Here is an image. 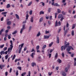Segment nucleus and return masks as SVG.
Returning <instances> with one entry per match:
<instances>
[{
  "label": "nucleus",
  "instance_id": "f257e3e1",
  "mask_svg": "<svg viewBox=\"0 0 76 76\" xmlns=\"http://www.w3.org/2000/svg\"><path fill=\"white\" fill-rule=\"evenodd\" d=\"M69 23H67L66 24V26H64V37H65L66 36V34L67 32H68V31H69V28H68L69 27Z\"/></svg>",
  "mask_w": 76,
  "mask_h": 76
},
{
  "label": "nucleus",
  "instance_id": "f03ea898",
  "mask_svg": "<svg viewBox=\"0 0 76 76\" xmlns=\"http://www.w3.org/2000/svg\"><path fill=\"white\" fill-rule=\"evenodd\" d=\"M61 25V22L60 21H58V23L57 20H56L55 22V26L56 27L58 26H60Z\"/></svg>",
  "mask_w": 76,
  "mask_h": 76
},
{
  "label": "nucleus",
  "instance_id": "7ed1b4c3",
  "mask_svg": "<svg viewBox=\"0 0 76 76\" xmlns=\"http://www.w3.org/2000/svg\"><path fill=\"white\" fill-rule=\"evenodd\" d=\"M74 50V49L72 48V47L71 46H68V48H66V50L67 51H70V50Z\"/></svg>",
  "mask_w": 76,
  "mask_h": 76
},
{
  "label": "nucleus",
  "instance_id": "20e7f679",
  "mask_svg": "<svg viewBox=\"0 0 76 76\" xmlns=\"http://www.w3.org/2000/svg\"><path fill=\"white\" fill-rule=\"evenodd\" d=\"M52 6H56L57 7H60V5L58 4L57 3H55L54 4V2H53L52 3Z\"/></svg>",
  "mask_w": 76,
  "mask_h": 76
},
{
  "label": "nucleus",
  "instance_id": "39448f33",
  "mask_svg": "<svg viewBox=\"0 0 76 76\" xmlns=\"http://www.w3.org/2000/svg\"><path fill=\"white\" fill-rule=\"evenodd\" d=\"M25 25L24 24L23 25L22 28H21L20 29V33L21 34H22V32H23V30H24V29H25Z\"/></svg>",
  "mask_w": 76,
  "mask_h": 76
},
{
  "label": "nucleus",
  "instance_id": "423d86ee",
  "mask_svg": "<svg viewBox=\"0 0 76 76\" xmlns=\"http://www.w3.org/2000/svg\"><path fill=\"white\" fill-rule=\"evenodd\" d=\"M69 44H70V43L69 42H68L67 44H66V45L64 46V50H66V48L68 47V46H69Z\"/></svg>",
  "mask_w": 76,
  "mask_h": 76
},
{
  "label": "nucleus",
  "instance_id": "0eeeda50",
  "mask_svg": "<svg viewBox=\"0 0 76 76\" xmlns=\"http://www.w3.org/2000/svg\"><path fill=\"white\" fill-rule=\"evenodd\" d=\"M60 41V39L59 37H57L56 43L57 44H59Z\"/></svg>",
  "mask_w": 76,
  "mask_h": 76
},
{
  "label": "nucleus",
  "instance_id": "6e6552de",
  "mask_svg": "<svg viewBox=\"0 0 76 76\" xmlns=\"http://www.w3.org/2000/svg\"><path fill=\"white\" fill-rule=\"evenodd\" d=\"M50 38V36L44 35V39H48Z\"/></svg>",
  "mask_w": 76,
  "mask_h": 76
},
{
  "label": "nucleus",
  "instance_id": "1a4fd4ad",
  "mask_svg": "<svg viewBox=\"0 0 76 76\" xmlns=\"http://www.w3.org/2000/svg\"><path fill=\"white\" fill-rule=\"evenodd\" d=\"M5 66V65L3 64L2 65H1V64L0 65V68L1 69H2V68L3 67H4Z\"/></svg>",
  "mask_w": 76,
  "mask_h": 76
},
{
  "label": "nucleus",
  "instance_id": "9d476101",
  "mask_svg": "<svg viewBox=\"0 0 76 76\" xmlns=\"http://www.w3.org/2000/svg\"><path fill=\"white\" fill-rule=\"evenodd\" d=\"M34 55H35V53H32L31 55V57H32V58H34Z\"/></svg>",
  "mask_w": 76,
  "mask_h": 76
},
{
  "label": "nucleus",
  "instance_id": "9b49d317",
  "mask_svg": "<svg viewBox=\"0 0 76 76\" xmlns=\"http://www.w3.org/2000/svg\"><path fill=\"white\" fill-rule=\"evenodd\" d=\"M63 17V15L62 14H59L58 16V19H60V18H62Z\"/></svg>",
  "mask_w": 76,
  "mask_h": 76
},
{
  "label": "nucleus",
  "instance_id": "f8f14e48",
  "mask_svg": "<svg viewBox=\"0 0 76 76\" xmlns=\"http://www.w3.org/2000/svg\"><path fill=\"white\" fill-rule=\"evenodd\" d=\"M34 18L33 17H32L31 18V19H30V22L32 23H33L34 22Z\"/></svg>",
  "mask_w": 76,
  "mask_h": 76
},
{
  "label": "nucleus",
  "instance_id": "ddd939ff",
  "mask_svg": "<svg viewBox=\"0 0 76 76\" xmlns=\"http://www.w3.org/2000/svg\"><path fill=\"white\" fill-rule=\"evenodd\" d=\"M0 54L1 55H3V54H5L4 51L3 50L1 51L0 53Z\"/></svg>",
  "mask_w": 76,
  "mask_h": 76
},
{
  "label": "nucleus",
  "instance_id": "4468645a",
  "mask_svg": "<svg viewBox=\"0 0 76 76\" xmlns=\"http://www.w3.org/2000/svg\"><path fill=\"white\" fill-rule=\"evenodd\" d=\"M57 61L59 64H60L61 63V60L60 59H58Z\"/></svg>",
  "mask_w": 76,
  "mask_h": 76
},
{
  "label": "nucleus",
  "instance_id": "2eb2a0df",
  "mask_svg": "<svg viewBox=\"0 0 76 76\" xmlns=\"http://www.w3.org/2000/svg\"><path fill=\"white\" fill-rule=\"evenodd\" d=\"M11 24V21H8L7 22V25H10Z\"/></svg>",
  "mask_w": 76,
  "mask_h": 76
},
{
  "label": "nucleus",
  "instance_id": "dca6fc26",
  "mask_svg": "<svg viewBox=\"0 0 76 76\" xmlns=\"http://www.w3.org/2000/svg\"><path fill=\"white\" fill-rule=\"evenodd\" d=\"M31 65L32 67H34L35 65H36V64H35V63L33 62L31 64Z\"/></svg>",
  "mask_w": 76,
  "mask_h": 76
},
{
  "label": "nucleus",
  "instance_id": "f3484780",
  "mask_svg": "<svg viewBox=\"0 0 76 76\" xmlns=\"http://www.w3.org/2000/svg\"><path fill=\"white\" fill-rule=\"evenodd\" d=\"M62 75L63 76H66V74L64 72H63Z\"/></svg>",
  "mask_w": 76,
  "mask_h": 76
},
{
  "label": "nucleus",
  "instance_id": "a211bd4d",
  "mask_svg": "<svg viewBox=\"0 0 76 76\" xmlns=\"http://www.w3.org/2000/svg\"><path fill=\"white\" fill-rule=\"evenodd\" d=\"M42 20H43V18L42 17L40 19V20H39V23H41V22H42Z\"/></svg>",
  "mask_w": 76,
  "mask_h": 76
},
{
  "label": "nucleus",
  "instance_id": "6ab92c4d",
  "mask_svg": "<svg viewBox=\"0 0 76 76\" xmlns=\"http://www.w3.org/2000/svg\"><path fill=\"white\" fill-rule=\"evenodd\" d=\"M6 7L7 8H10V4H8L7 5Z\"/></svg>",
  "mask_w": 76,
  "mask_h": 76
},
{
  "label": "nucleus",
  "instance_id": "aec40b11",
  "mask_svg": "<svg viewBox=\"0 0 76 76\" xmlns=\"http://www.w3.org/2000/svg\"><path fill=\"white\" fill-rule=\"evenodd\" d=\"M47 45H44L43 46V47L42 48V49L44 50V49H45V48L46 47Z\"/></svg>",
  "mask_w": 76,
  "mask_h": 76
},
{
  "label": "nucleus",
  "instance_id": "412c9836",
  "mask_svg": "<svg viewBox=\"0 0 76 76\" xmlns=\"http://www.w3.org/2000/svg\"><path fill=\"white\" fill-rule=\"evenodd\" d=\"M15 15L16 16V18L18 19H19V15L17 14H16Z\"/></svg>",
  "mask_w": 76,
  "mask_h": 76
},
{
  "label": "nucleus",
  "instance_id": "4be33fe9",
  "mask_svg": "<svg viewBox=\"0 0 76 76\" xmlns=\"http://www.w3.org/2000/svg\"><path fill=\"white\" fill-rule=\"evenodd\" d=\"M61 11L59 9H57V12L58 13H61Z\"/></svg>",
  "mask_w": 76,
  "mask_h": 76
},
{
  "label": "nucleus",
  "instance_id": "5701e85b",
  "mask_svg": "<svg viewBox=\"0 0 76 76\" xmlns=\"http://www.w3.org/2000/svg\"><path fill=\"white\" fill-rule=\"evenodd\" d=\"M27 14H26V20H28V18L29 17V15H28V12H27Z\"/></svg>",
  "mask_w": 76,
  "mask_h": 76
},
{
  "label": "nucleus",
  "instance_id": "b1692460",
  "mask_svg": "<svg viewBox=\"0 0 76 76\" xmlns=\"http://www.w3.org/2000/svg\"><path fill=\"white\" fill-rule=\"evenodd\" d=\"M22 48V47L20 48V49H19V51L18 52V53L19 54L21 52V50Z\"/></svg>",
  "mask_w": 76,
  "mask_h": 76
},
{
  "label": "nucleus",
  "instance_id": "393cba45",
  "mask_svg": "<svg viewBox=\"0 0 76 76\" xmlns=\"http://www.w3.org/2000/svg\"><path fill=\"white\" fill-rule=\"evenodd\" d=\"M41 35V33L40 32H39L37 34V37H39Z\"/></svg>",
  "mask_w": 76,
  "mask_h": 76
},
{
  "label": "nucleus",
  "instance_id": "a878e982",
  "mask_svg": "<svg viewBox=\"0 0 76 76\" xmlns=\"http://www.w3.org/2000/svg\"><path fill=\"white\" fill-rule=\"evenodd\" d=\"M75 26H76V25L75 24H73L72 29H74L75 28Z\"/></svg>",
  "mask_w": 76,
  "mask_h": 76
},
{
  "label": "nucleus",
  "instance_id": "bb28decb",
  "mask_svg": "<svg viewBox=\"0 0 76 76\" xmlns=\"http://www.w3.org/2000/svg\"><path fill=\"white\" fill-rule=\"evenodd\" d=\"M7 13V12H3L1 13V15H6Z\"/></svg>",
  "mask_w": 76,
  "mask_h": 76
},
{
  "label": "nucleus",
  "instance_id": "cd10ccee",
  "mask_svg": "<svg viewBox=\"0 0 76 76\" xmlns=\"http://www.w3.org/2000/svg\"><path fill=\"white\" fill-rule=\"evenodd\" d=\"M5 57L6 60H7V59L8 58V57H9V55H7L6 56H5Z\"/></svg>",
  "mask_w": 76,
  "mask_h": 76
},
{
  "label": "nucleus",
  "instance_id": "c85d7f7f",
  "mask_svg": "<svg viewBox=\"0 0 76 76\" xmlns=\"http://www.w3.org/2000/svg\"><path fill=\"white\" fill-rule=\"evenodd\" d=\"M39 14L40 15H44V12L43 11H40V12Z\"/></svg>",
  "mask_w": 76,
  "mask_h": 76
},
{
  "label": "nucleus",
  "instance_id": "c756f323",
  "mask_svg": "<svg viewBox=\"0 0 76 76\" xmlns=\"http://www.w3.org/2000/svg\"><path fill=\"white\" fill-rule=\"evenodd\" d=\"M53 44V42H51L50 44H49V46L50 47H51L52 45Z\"/></svg>",
  "mask_w": 76,
  "mask_h": 76
},
{
  "label": "nucleus",
  "instance_id": "7c9ffc66",
  "mask_svg": "<svg viewBox=\"0 0 76 76\" xmlns=\"http://www.w3.org/2000/svg\"><path fill=\"white\" fill-rule=\"evenodd\" d=\"M20 60V58L16 59L15 60V63H16L17 62V61H19V60Z\"/></svg>",
  "mask_w": 76,
  "mask_h": 76
},
{
  "label": "nucleus",
  "instance_id": "2f4dec72",
  "mask_svg": "<svg viewBox=\"0 0 76 76\" xmlns=\"http://www.w3.org/2000/svg\"><path fill=\"white\" fill-rule=\"evenodd\" d=\"M17 69H19L20 70H22V67L21 66H18L17 67Z\"/></svg>",
  "mask_w": 76,
  "mask_h": 76
},
{
  "label": "nucleus",
  "instance_id": "473e14b6",
  "mask_svg": "<svg viewBox=\"0 0 76 76\" xmlns=\"http://www.w3.org/2000/svg\"><path fill=\"white\" fill-rule=\"evenodd\" d=\"M31 29H32V26H30L29 28H28V31L30 32L31 30Z\"/></svg>",
  "mask_w": 76,
  "mask_h": 76
},
{
  "label": "nucleus",
  "instance_id": "72a5a7b5",
  "mask_svg": "<svg viewBox=\"0 0 76 76\" xmlns=\"http://www.w3.org/2000/svg\"><path fill=\"white\" fill-rule=\"evenodd\" d=\"M26 72H24V73H23L22 74H21V76H24L25 75H26Z\"/></svg>",
  "mask_w": 76,
  "mask_h": 76
},
{
  "label": "nucleus",
  "instance_id": "f704fd0d",
  "mask_svg": "<svg viewBox=\"0 0 76 76\" xmlns=\"http://www.w3.org/2000/svg\"><path fill=\"white\" fill-rule=\"evenodd\" d=\"M17 32L18 31H15L12 33V34H13V35H15V34L17 33Z\"/></svg>",
  "mask_w": 76,
  "mask_h": 76
},
{
  "label": "nucleus",
  "instance_id": "c9c22d12",
  "mask_svg": "<svg viewBox=\"0 0 76 76\" xmlns=\"http://www.w3.org/2000/svg\"><path fill=\"white\" fill-rule=\"evenodd\" d=\"M71 34L72 36H74V35H75V34H74V31L72 30V31Z\"/></svg>",
  "mask_w": 76,
  "mask_h": 76
},
{
  "label": "nucleus",
  "instance_id": "e433bc0d",
  "mask_svg": "<svg viewBox=\"0 0 76 76\" xmlns=\"http://www.w3.org/2000/svg\"><path fill=\"white\" fill-rule=\"evenodd\" d=\"M26 76H31V71H28V75H27Z\"/></svg>",
  "mask_w": 76,
  "mask_h": 76
},
{
  "label": "nucleus",
  "instance_id": "4c0bfd02",
  "mask_svg": "<svg viewBox=\"0 0 76 76\" xmlns=\"http://www.w3.org/2000/svg\"><path fill=\"white\" fill-rule=\"evenodd\" d=\"M3 29H1V31H0V35H1V34L2 32H3Z\"/></svg>",
  "mask_w": 76,
  "mask_h": 76
},
{
  "label": "nucleus",
  "instance_id": "58836bf2",
  "mask_svg": "<svg viewBox=\"0 0 76 76\" xmlns=\"http://www.w3.org/2000/svg\"><path fill=\"white\" fill-rule=\"evenodd\" d=\"M15 57H16V55L14 54L12 58V60H13L15 58Z\"/></svg>",
  "mask_w": 76,
  "mask_h": 76
},
{
  "label": "nucleus",
  "instance_id": "ea45409f",
  "mask_svg": "<svg viewBox=\"0 0 76 76\" xmlns=\"http://www.w3.org/2000/svg\"><path fill=\"white\" fill-rule=\"evenodd\" d=\"M57 57H58V53H56V55L55 56V58H57Z\"/></svg>",
  "mask_w": 76,
  "mask_h": 76
},
{
  "label": "nucleus",
  "instance_id": "a19ab883",
  "mask_svg": "<svg viewBox=\"0 0 76 76\" xmlns=\"http://www.w3.org/2000/svg\"><path fill=\"white\" fill-rule=\"evenodd\" d=\"M51 8H49L48 9V12H51Z\"/></svg>",
  "mask_w": 76,
  "mask_h": 76
},
{
  "label": "nucleus",
  "instance_id": "79ce46f5",
  "mask_svg": "<svg viewBox=\"0 0 76 76\" xmlns=\"http://www.w3.org/2000/svg\"><path fill=\"white\" fill-rule=\"evenodd\" d=\"M29 14L30 15H32V10H31L29 12Z\"/></svg>",
  "mask_w": 76,
  "mask_h": 76
},
{
  "label": "nucleus",
  "instance_id": "37998d69",
  "mask_svg": "<svg viewBox=\"0 0 76 76\" xmlns=\"http://www.w3.org/2000/svg\"><path fill=\"white\" fill-rule=\"evenodd\" d=\"M39 46H37L36 47V50H39Z\"/></svg>",
  "mask_w": 76,
  "mask_h": 76
},
{
  "label": "nucleus",
  "instance_id": "c03bdc74",
  "mask_svg": "<svg viewBox=\"0 0 76 76\" xmlns=\"http://www.w3.org/2000/svg\"><path fill=\"white\" fill-rule=\"evenodd\" d=\"M53 74V72H51V73H50V72H49L48 73V74L49 75V76H51L52 74Z\"/></svg>",
  "mask_w": 76,
  "mask_h": 76
},
{
  "label": "nucleus",
  "instance_id": "a18cd8bd",
  "mask_svg": "<svg viewBox=\"0 0 76 76\" xmlns=\"http://www.w3.org/2000/svg\"><path fill=\"white\" fill-rule=\"evenodd\" d=\"M7 47L4 48H3V50L4 51H6V50H7Z\"/></svg>",
  "mask_w": 76,
  "mask_h": 76
},
{
  "label": "nucleus",
  "instance_id": "49530a36",
  "mask_svg": "<svg viewBox=\"0 0 76 76\" xmlns=\"http://www.w3.org/2000/svg\"><path fill=\"white\" fill-rule=\"evenodd\" d=\"M4 44L2 45H0V48H3V47H4Z\"/></svg>",
  "mask_w": 76,
  "mask_h": 76
},
{
  "label": "nucleus",
  "instance_id": "de8ad7c7",
  "mask_svg": "<svg viewBox=\"0 0 76 76\" xmlns=\"http://www.w3.org/2000/svg\"><path fill=\"white\" fill-rule=\"evenodd\" d=\"M48 56H49V58H51V53H49L48 54Z\"/></svg>",
  "mask_w": 76,
  "mask_h": 76
},
{
  "label": "nucleus",
  "instance_id": "09e8293b",
  "mask_svg": "<svg viewBox=\"0 0 76 76\" xmlns=\"http://www.w3.org/2000/svg\"><path fill=\"white\" fill-rule=\"evenodd\" d=\"M67 71H68V70H67V68H65V72H67Z\"/></svg>",
  "mask_w": 76,
  "mask_h": 76
},
{
  "label": "nucleus",
  "instance_id": "8fccbe9b",
  "mask_svg": "<svg viewBox=\"0 0 76 76\" xmlns=\"http://www.w3.org/2000/svg\"><path fill=\"white\" fill-rule=\"evenodd\" d=\"M40 3H42V6H44L45 5V4L44 3L42 2H40Z\"/></svg>",
  "mask_w": 76,
  "mask_h": 76
},
{
  "label": "nucleus",
  "instance_id": "3c124183",
  "mask_svg": "<svg viewBox=\"0 0 76 76\" xmlns=\"http://www.w3.org/2000/svg\"><path fill=\"white\" fill-rule=\"evenodd\" d=\"M63 48H64V46H62L61 47V51H63Z\"/></svg>",
  "mask_w": 76,
  "mask_h": 76
},
{
  "label": "nucleus",
  "instance_id": "603ef678",
  "mask_svg": "<svg viewBox=\"0 0 76 76\" xmlns=\"http://www.w3.org/2000/svg\"><path fill=\"white\" fill-rule=\"evenodd\" d=\"M61 56L63 57H64V52H63L61 53Z\"/></svg>",
  "mask_w": 76,
  "mask_h": 76
},
{
  "label": "nucleus",
  "instance_id": "864d4df0",
  "mask_svg": "<svg viewBox=\"0 0 76 76\" xmlns=\"http://www.w3.org/2000/svg\"><path fill=\"white\" fill-rule=\"evenodd\" d=\"M41 58L40 57H38L39 61H41Z\"/></svg>",
  "mask_w": 76,
  "mask_h": 76
},
{
  "label": "nucleus",
  "instance_id": "5fc2aeb1",
  "mask_svg": "<svg viewBox=\"0 0 76 76\" xmlns=\"http://www.w3.org/2000/svg\"><path fill=\"white\" fill-rule=\"evenodd\" d=\"M32 2H31L28 5V6H31V4H32Z\"/></svg>",
  "mask_w": 76,
  "mask_h": 76
},
{
  "label": "nucleus",
  "instance_id": "6e6d98bb",
  "mask_svg": "<svg viewBox=\"0 0 76 76\" xmlns=\"http://www.w3.org/2000/svg\"><path fill=\"white\" fill-rule=\"evenodd\" d=\"M19 74V73H18V71L17 70V72H16V76H18V75Z\"/></svg>",
  "mask_w": 76,
  "mask_h": 76
},
{
  "label": "nucleus",
  "instance_id": "4d7b16f0",
  "mask_svg": "<svg viewBox=\"0 0 76 76\" xmlns=\"http://www.w3.org/2000/svg\"><path fill=\"white\" fill-rule=\"evenodd\" d=\"M5 76H7V75H8V72H6L5 73Z\"/></svg>",
  "mask_w": 76,
  "mask_h": 76
},
{
  "label": "nucleus",
  "instance_id": "13d9d810",
  "mask_svg": "<svg viewBox=\"0 0 76 76\" xmlns=\"http://www.w3.org/2000/svg\"><path fill=\"white\" fill-rule=\"evenodd\" d=\"M10 42L11 43V45H13V41L12 40H10Z\"/></svg>",
  "mask_w": 76,
  "mask_h": 76
},
{
  "label": "nucleus",
  "instance_id": "bf43d9fd",
  "mask_svg": "<svg viewBox=\"0 0 76 76\" xmlns=\"http://www.w3.org/2000/svg\"><path fill=\"white\" fill-rule=\"evenodd\" d=\"M61 28H60L58 30V33H59V32H60L61 31Z\"/></svg>",
  "mask_w": 76,
  "mask_h": 76
},
{
  "label": "nucleus",
  "instance_id": "052dcab7",
  "mask_svg": "<svg viewBox=\"0 0 76 76\" xmlns=\"http://www.w3.org/2000/svg\"><path fill=\"white\" fill-rule=\"evenodd\" d=\"M45 34H49V31H45Z\"/></svg>",
  "mask_w": 76,
  "mask_h": 76
},
{
  "label": "nucleus",
  "instance_id": "680f3d73",
  "mask_svg": "<svg viewBox=\"0 0 76 76\" xmlns=\"http://www.w3.org/2000/svg\"><path fill=\"white\" fill-rule=\"evenodd\" d=\"M10 48H13V45H10Z\"/></svg>",
  "mask_w": 76,
  "mask_h": 76
},
{
  "label": "nucleus",
  "instance_id": "e2e57ef3",
  "mask_svg": "<svg viewBox=\"0 0 76 76\" xmlns=\"http://www.w3.org/2000/svg\"><path fill=\"white\" fill-rule=\"evenodd\" d=\"M53 49H51L50 51V53H51L53 52Z\"/></svg>",
  "mask_w": 76,
  "mask_h": 76
},
{
  "label": "nucleus",
  "instance_id": "0e129e2a",
  "mask_svg": "<svg viewBox=\"0 0 76 76\" xmlns=\"http://www.w3.org/2000/svg\"><path fill=\"white\" fill-rule=\"evenodd\" d=\"M49 19L50 20H51V19H52V16H50L49 18Z\"/></svg>",
  "mask_w": 76,
  "mask_h": 76
},
{
  "label": "nucleus",
  "instance_id": "69168bd1",
  "mask_svg": "<svg viewBox=\"0 0 76 76\" xmlns=\"http://www.w3.org/2000/svg\"><path fill=\"white\" fill-rule=\"evenodd\" d=\"M48 23L49 25H51V22H50V21H48Z\"/></svg>",
  "mask_w": 76,
  "mask_h": 76
},
{
  "label": "nucleus",
  "instance_id": "338daca9",
  "mask_svg": "<svg viewBox=\"0 0 76 76\" xmlns=\"http://www.w3.org/2000/svg\"><path fill=\"white\" fill-rule=\"evenodd\" d=\"M33 51H35L34 49V48H33V49H31V52H33Z\"/></svg>",
  "mask_w": 76,
  "mask_h": 76
},
{
  "label": "nucleus",
  "instance_id": "774afa93",
  "mask_svg": "<svg viewBox=\"0 0 76 76\" xmlns=\"http://www.w3.org/2000/svg\"><path fill=\"white\" fill-rule=\"evenodd\" d=\"M8 39H9L11 38V37H10V35H8Z\"/></svg>",
  "mask_w": 76,
  "mask_h": 76
}]
</instances>
